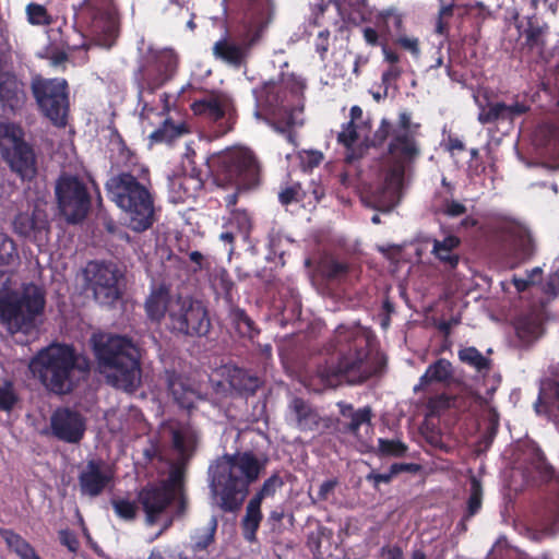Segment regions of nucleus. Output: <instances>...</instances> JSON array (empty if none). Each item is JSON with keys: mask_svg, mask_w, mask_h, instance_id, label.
I'll return each mask as SVG.
<instances>
[{"mask_svg": "<svg viewBox=\"0 0 559 559\" xmlns=\"http://www.w3.org/2000/svg\"><path fill=\"white\" fill-rule=\"evenodd\" d=\"M418 130L419 124L413 123L411 115L407 112L400 114L395 126L382 120L374 136L380 142L390 139L389 156L383 183L371 193L369 202L371 207L390 212L399 203L405 174L420 154L417 142Z\"/></svg>", "mask_w": 559, "mask_h": 559, "instance_id": "f257e3e1", "label": "nucleus"}, {"mask_svg": "<svg viewBox=\"0 0 559 559\" xmlns=\"http://www.w3.org/2000/svg\"><path fill=\"white\" fill-rule=\"evenodd\" d=\"M336 342L340 355L337 362L318 367L311 379L314 391L336 388L344 382L360 384L382 373L385 359L370 356L368 338L362 333L340 329L336 332Z\"/></svg>", "mask_w": 559, "mask_h": 559, "instance_id": "f03ea898", "label": "nucleus"}, {"mask_svg": "<svg viewBox=\"0 0 559 559\" xmlns=\"http://www.w3.org/2000/svg\"><path fill=\"white\" fill-rule=\"evenodd\" d=\"M262 468L251 453L225 455L210 466V487L219 497V508L225 512L237 511L248 495V487L255 481Z\"/></svg>", "mask_w": 559, "mask_h": 559, "instance_id": "7ed1b4c3", "label": "nucleus"}, {"mask_svg": "<svg viewBox=\"0 0 559 559\" xmlns=\"http://www.w3.org/2000/svg\"><path fill=\"white\" fill-rule=\"evenodd\" d=\"M99 371L108 384L132 392L141 383L140 350L128 337L112 334L93 336Z\"/></svg>", "mask_w": 559, "mask_h": 559, "instance_id": "20e7f679", "label": "nucleus"}, {"mask_svg": "<svg viewBox=\"0 0 559 559\" xmlns=\"http://www.w3.org/2000/svg\"><path fill=\"white\" fill-rule=\"evenodd\" d=\"M29 370L49 391L67 394L87 374L90 362L71 346L51 344L32 358Z\"/></svg>", "mask_w": 559, "mask_h": 559, "instance_id": "39448f33", "label": "nucleus"}, {"mask_svg": "<svg viewBox=\"0 0 559 559\" xmlns=\"http://www.w3.org/2000/svg\"><path fill=\"white\" fill-rule=\"evenodd\" d=\"M140 176L121 171L106 182L109 199L121 209L134 231H144L154 223V198L150 191L147 171Z\"/></svg>", "mask_w": 559, "mask_h": 559, "instance_id": "423d86ee", "label": "nucleus"}, {"mask_svg": "<svg viewBox=\"0 0 559 559\" xmlns=\"http://www.w3.org/2000/svg\"><path fill=\"white\" fill-rule=\"evenodd\" d=\"M138 502L147 525L163 523L162 530L156 534V537L160 536L176 519L183 518L187 513L188 501L180 484L179 472L174 471L167 479L141 488Z\"/></svg>", "mask_w": 559, "mask_h": 559, "instance_id": "0eeeda50", "label": "nucleus"}, {"mask_svg": "<svg viewBox=\"0 0 559 559\" xmlns=\"http://www.w3.org/2000/svg\"><path fill=\"white\" fill-rule=\"evenodd\" d=\"M44 307V292L34 284L23 286L21 292L1 288L0 325L11 335L19 332L27 334L35 328V320Z\"/></svg>", "mask_w": 559, "mask_h": 559, "instance_id": "6e6552de", "label": "nucleus"}, {"mask_svg": "<svg viewBox=\"0 0 559 559\" xmlns=\"http://www.w3.org/2000/svg\"><path fill=\"white\" fill-rule=\"evenodd\" d=\"M216 163L218 166L216 173L217 183H231L236 187L234 192L224 198L226 206L229 209L236 205L240 189H248L258 185L260 164L254 153L246 147H237L219 154Z\"/></svg>", "mask_w": 559, "mask_h": 559, "instance_id": "1a4fd4ad", "label": "nucleus"}, {"mask_svg": "<svg viewBox=\"0 0 559 559\" xmlns=\"http://www.w3.org/2000/svg\"><path fill=\"white\" fill-rule=\"evenodd\" d=\"M168 328L187 336H204L210 332L211 320L202 301L178 296L169 305Z\"/></svg>", "mask_w": 559, "mask_h": 559, "instance_id": "9d476101", "label": "nucleus"}, {"mask_svg": "<svg viewBox=\"0 0 559 559\" xmlns=\"http://www.w3.org/2000/svg\"><path fill=\"white\" fill-rule=\"evenodd\" d=\"M32 92L47 118L57 126L67 123L69 99L68 83L64 79L36 76L32 81Z\"/></svg>", "mask_w": 559, "mask_h": 559, "instance_id": "9b49d317", "label": "nucleus"}, {"mask_svg": "<svg viewBox=\"0 0 559 559\" xmlns=\"http://www.w3.org/2000/svg\"><path fill=\"white\" fill-rule=\"evenodd\" d=\"M55 192L59 211L68 222L76 223L85 217L91 200L85 185L76 176H60Z\"/></svg>", "mask_w": 559, "mask_h": 559, "instance_id": "f8f14e48", "label": "nucleus"}, {"mask_svg": "<svg viewBox=\"0 0 559 559\" xmlns=\"http://www.w3.org/2000/svg\"><path fill=\"white\" fill-rule=\"evenodd\" d=\"M177 68V55L173 49L148 47L138 70L143 84L155 90L167 82Z\"/></svg>", "mask_w": 559, "mask_h": 559, "instance_id": "ddd939ff", "label": "nucleus"}, {"mask_svg": "<svg viewBox=\"0 0 559 559\" xmlns=\"http://www.w3.org/2000/svg\"><path fill=\"white\" fill-rule=\"evenodd\" d=\"M85 276L99 304L111 305L120 297L118 283L122 273L115 263L92 262L85 270Z\"/></svg>", "mask_w": 559, "mask_h": 559, "instance_id": "4468645a", "label": "nucleus"}, {"mask_svg": "<svg viewBox=\"0 0 559 559\" xmlns=\"http://www.w3.org/2000/svg\"><path fill=\"white\" fill-rule=\"evenodd\" d=\"M194 115L201 116L210 121L217 122L226 120L228 127L222 132L226 133L231 129V116L234 112L233 99L224 92L212 91L191 104Z\"/></svg>", "mask_w": 559, "mask_h": 559, "instance_id": "2eb2a0df", "label": "nucleus"}, {"mask_svg": "<svg viewBox=\"0 0 559 559\" xmlns=\"http://www.w3.org/2000/svg\"><path fill=\"white\" fill-rule=\"evenodd\" d=\"M90 5L92 9L90 32L94 43L107 49L111 48L119 35V22L116 12L109 7L99 10L95 9L93 4Z\"/></svg>", "mask_w": 559, "mask_h": 559, "instance_id": "dca6fc26", "label": "nucleus"}, {"mask_svg": "<svg viewBox=\"0 0 559 559\" xmlns=\"http://www.w3.org/2000/svg\"><path fill=\"white\" fill-rule=\"evenodd\" d=\"M90 5L92 9L90 32L94 43L107 49L111 48L119 35V22L116 12L109 7L99 10L95 9L93 4Z\"/></svg>", "mask_w": 559, "mask_h": 559, "instance_id": "f3484780", "label": "nucleus"}, {"mask_svg": "<svg viewBox=\"0 0 559 559\" xmlns=\"http://www.w3.org/2000/svg\"><path fill=\"white\" fill-rule=\"evenodd\" d=\"M50 427L53 436L59 440L76 443L83 438L85 421L78 412L59 408L50 418Z\"/></svg>", "mask_w": 559, "mask_h": 559, "instance_id": "a211bd4d", "label": "nucleus"}, {"mask_svg": "<svg viewBox=\"0 0 559 559\" xmlns=\"http://www.w3.org/2000/svg\"><path fill=\"white\" fill-rule=\"evenodd\" d=\"M112 473L100 462L90 461L79 476L82 495L88 497L99 496L111 483Z\"/></svg>", "mask_w": 559, "mask_h": 559, "instance_id": "6ab92c4d", "label": "nucleus"}, {"mask_svg": "<svg viewBox=\"0 0 559 559\" xmlns=\"http://www.w3.org/2000/svg\"><path fill=\"white\" fill-rule=\"evenodd\" d=\"M169 435L173 449L177 453V464L185 465L193 455L199 435L198 431L187 424H175L169 426Z\"/></svg>", "mask_w": 559, "mask_h": 559, "instance_id": "aec40b11", "label": "nucleus"}, {"mask_svg": "<svg viewBox=\"0 0 559 559\" xmlns=\"http://www.w3.org/2000/svg\"><path fill=\"white\" fill-rule=\"evenodd\" d=\"M166 381L169 394L180 407L191 409L197 401L202 400L200 391L189 379L173 371H166Z\"/></svg>", "mask_w": 559, "mask_h": 559, "instance_id": "412c9836", "label": "nucleus"}, {"mask_svg": "<svg viewBox=\"0 0 559 559\" xmlns=\"http://www.w3.org/2000/svg\"><path fill=\"white\" fill-rule=\"evenodd\" d=\"M12 171L23 180H31L37 173V162L33 148L27 144L20 146L2 155Z\"/></svg>", "mask_w": 559, "mask_h": 559, "instance_id": "4be33fe9", "label": "nucleus"}, {"mask_svg": "<svg viewBox=\"0 0 559 559\" xmlns=\"http://www.w3.org/2000/svg\"><path fill=\"white\" fill-rule=\"evenodd\" d=\"M252 41H236L229 37L217 40L213 46V55L229 66L240 68L246 64Z\"/></svg>", "mask_w": 559, "mask_h": 559, "instance_id": "5701e85b", "label": "nucleus"}, {"mask_svg": "<svg viewBox=\"0 0 559 559\" xmlns=\"http://www.w3.org/2000/svg\"><path fill=\"white\" fill-rule=\"evenodd\" d=\"M417 241L425 243H432L431 253L440 263L448 270H453L457 266L460 255L454 250L460 246L461 240L454 235H449L442 240L431 238L429 236L420 235L417 237Z\"/></svg>", "mask_w": 559, "mask_h": 559, "instance_id": "b1692460", "label": "nucleus"}, {"mask_svg": "<svg viewBox=\"0 0 559 559\" xmlns=\"http://www.w3.org/2000/svg\"><path fill=\"white\" fill-rule=\"evenodd\" d=\"M26 95L23 84L13 75L0 74V105L4 112H14L21 109Z\"/></svg>", "mask_w": 559, "mask_h": 559, "instance_id": "393cba45", "label": "nucleus"}, {"mask_svg": "<svg viewBox=\"0 0 559 559\" xmlns=\"http://www.w3.org/2000/svg\"><path fill=\"white\" fill-rule=\"evenodd\" d=\"M272 115V127L275 131L285 134L286 140L296 145V134L293 129L302 124L301 110L288 109L281 105L273 108Z\"/></svg>", "mask_w": 559, "mask_h": 559, "instance_id": "a878e982", "label": "nucleus"}, {"mask_svg": "<svg viewBox=\"0 0 559 559\" xmlns=\"http://www.w3.org/2000/svg\"><path fill=\"white\" fill-rule=\"evenodd\" d=\"M229 390L237 394H253L261 384L260 379L238 367H225L223 372Z\"/></svg>", "mask_w": 559, "mask_h": 559, "instance_id": "bb28decb", "label": "nucleus"}, {"mask_svg": "<svg viewBox=\"0 0 559 559\" xmlns=\"http://www.w3.org/2000/svg\"><path fill=\"white\" fill-rule=\"evenodd\" d=\"M202 188V181L191 175L176 176L169 179V198L173 203H183L194 198Z\"/></svg>", "mask_w": 559, "mask_h": 559, "instance_id": "cd10ccee", "label": "nucleus"}, {"mask_svg": "<svg viewBox=\"0 0 559 559\" xmlns=\"http://www.w3.org/2000/svg\"><path fill=\"white\" fill-rule=\"evenodd\" d=\"M289 415L301 430H312L319 425V415L304 400L295 397L289 404Z\"/></svg>", "mask_w": 559, "mask_h": 559, "instance_id": "c85d7f7f", "label": "nucleus"}, {"mask_svg": "<svg viewBox=\"0 0 559 559\" xmlns=\"http://www.w3.org/2000/svg\"><path fill=\"white\" fill-rule=\"evenodd\" d=\"M176 297H171L167 288L160 286L153 290L145 302V309L148 318L153 321H159L166 313L169 319V305Z\"/></svg>", "mask_w": 559, "mask_h": 559, "instance_id": "c756f323", "label": "nucleus"}, {"mask_svg": "<svg viewBox=\"0 0 559 559\" xmlns=\"http://www.w3.org/2000/svg\"><path fill=\"white\" fill-rule=\"evenodd\" d=\"M543 333V326L535 317L522 318L515 325L516 343L521 347H530Z\"/></svg>", "mask_w": 559, "mask_h": 559, "instance_id": "7c9ffc66", "label": "nucleus"}, {"mask_svg": "<svg viewBox=\"0 0 559 559\" xmlns=\"http://www.w3.org/2000/svg\"><path fill=\"white\" fill-rule=\"evenodd\" d=\"M14 230L23 237H28L33 231L46 229L47 219L45 214L39 210L32 213H20L13 222Z\"/></svg>", "mask_w": 559, "mask_h": 559, "instance_id": "2f4dec72", "label": "nucleus"}, {"mask_svg": "<svg viewBox=\"0 0 559 559\" xmlns=\"http://www.w3.org/2000/svg\"><path fill=\"white\" fill-rule=\"evenodd\" d=\"M262 519L261 503L258 500L250 499L246 508V514L241 520L242 535L246 540L250 543L257 540V531Z\"/></svg>", "mask_w": 559, "mask_h": 559, "instance_id": "473e14b6", "label": "nucleus"}, {"mask_svg": "<svg viewBox=\"0 0 559 559\" xmlns=\"http://www.w3.org/2000/svg\"><path fill=\"white\" fill-rule=\"evenodd\" d=\"M452 377L453 369L451 362L447 359L441 358L428 367L426 372L421 376L419 384L416 385L414 390L418 391L421 386H425L432 381L447 382Z\"/></svg>", "mask_w": 559, "mask_h": 559, "instance_id": "72a5a7b5", "label": "nucleus"}, {"mask_svg": "<svg viewBox=\"0 0 559 559\" xmlns=\"http://www.w3.org/2000/svg\"><path fill=\"white\" fill-rule=\"evenodd\" d=\"M23 130L11 122H1L0 123V152L1 155L14 150L20 146V144H24L23 140Z\"/></svg>", "mask_w": 559, "mask_h": 559, "instance_id": "f704fd0d", "label": "nucleus"}, {"mask_svg": "<svg viewBox=\"0 0 559 559\" xmlns=\"http://www.w3.org/2000/svg\"><path fill=\"white\" fill-rule=\"evenodd\" d=\"M226 227L236 231L243 240H247L251 229V219L246 211L231 210Z\"/></svg>", "mask_w": 559, "mask_h": 559, "instance_id": "c9c22d12", "label": "nucleus"}, {"mask_svg": "<svg viewBox=\"0 0 559 559\" xmlns=\"http://www.w3.org/2000/svg\"><path fill=\"white\" fill-rule=\"evenodd\" d=\"M459 358L462 362L474 367L479 372L490 369V360L475 347H466L459 350Z\"/></svg>", "mask_w": 559, "mask_h": 559, "instance_id": "e433bc0d", "label": "nucleus"}, {"mask_svg": "<svg viewBox=\"0 0 559 559\" xmlns=\"http://www.w3.org/2000/svg\"><path fill=\"white\" fill-rule=\"evenodd\" d=\"M217 528V519L212 516L209 524L199 528L194 532L192 539L194 542L193 548L194 550H204L214 542L215 532Z\"/></svg>", "mask_w": 559, "mask_h": 559, "instance_id": "4c0bfd02", "label": "nucleus"}, {"mask_svg": "<svg viewBox=\"0 0 559 559\" xmlns=\"http://www.w3.org/2000/svg\"><path fill=\"white\" fill-rule=\"evenodd\" d=\"M110 504L118 518L123 521H133L138 515V506L134 501L123 497H114Z\"/></svg>", "mask_w": 559, "mask_h": 559, "instance_id": "58836bf2", "label": "nucleus"}, {"mask_svg": "<svg viewBox=\"0 0 559 559\" xmlns=\"http://www.w3.org/2000/svg\"><path fill=\"white\" fill-rule=\"evenodd\" d=\"M3 536L8 546L13 549L21 559H27L29 556L35 554L33 547L24 538L12 531H5Z\"/></svg>", "mask_w": 559, "mask_h": 559, "instance_id": "ea45409f", "label": "nucleus"}, {"mask_svg": "<svg viewBox=\"0 0 559 559\" xmlns=\"http://www.w3.org/2000/svg\"><path fill=\"white\" fill-rule=\"evenodd\" d=\"M469 498L467 500V516L471 518L475 515L480 507L483 499V487L480 480L472 475L469 478Z\"/></svg>", "mask_w": 559, "mask_h": 559, "instance_id": "a19ab883", "label": "nucleus"}, {"mask_svg": "<svg viewBox=\"0 0 559 559\" xmlns=\"http://www.w3.org/2000/svg\"><path fill=\"white\" fill-rule=\"evenodd\" d=\"M26 15L32 25L46 26L52 23V17L46 8L35 2L27 4Z\"/></svg>", "mask_w": 559, "mask_h": 559, "instance_id": "79ce46f5", "label": "nucleus"}, {"mask_svg": "<svg viewBox=\"0 0 559 559\" xmlns=\"http://www.w3.org/2000/svg\"><path fill=\"white\" fill-rule=\"evenodd\" d=\"M185 132L182 126H175L168 119H166L162 128L155 130L151 134V139L155 142H170L175 138L181 135Z\"/></svg>", "mask_w": 559, "mask_h": 559, "instance_id": "37998d69", "label": "nucleus"}, {"mask_svg": "<svg viewBox=\"0 0 559 559\" xmlns=\"http://www.w3.org/2000/svg\"><path fill=\"white\" fill-rule=\"evenodd\" d=\"M19 260L15 245L11 238L0 234V265H11Z\"/></svg>", "mask_w": 559, "mask_h": 559, "instance_id": "c03bdc74", "label": "nucleus"}, {"mask_svg": "<svg viewBox=\"0 0 559 559\" xmlns=\"http://www.w3.org/2000/svg\"><path fill=\"white\" fill-rule=\"evenodd\" d=\"M507 105L504 103L489 104L487 108L481 107L478 121L483 124L492 123L499 119H506Z\"/></svg>", "mask_w": 559, "mask_h": 559, "instance_id": "a18cd8bd", "label": "nucleus"}, {"mask_svg": "<svg viewBox=\"0 0 559 559\" xmlns=\"http://www.w3.org/2000/svg\"><path fill=\"white\" fill-rule=\"evenodd\" d=\"M378 448L380 454L395 457L403 456L407 451L406 444L401 440L379 439Z\"/></svg>", "mask_w": 559, "mask_h": 559, "instance_id": "49530a36", "label": "nucleus"}, {"mask_svg": "<svg viewBox=\"0 0 559 559\" xmlns=\"http://www.w3.org/2000/svg\"><path fill=\"white\" fill-rule=\"evenodd\" d=\"M349 418L350 423L347 425V430L354 435H357L361 426H370L371 408L368 406L359 408L354 414H352Z\"/></svg>", "mask_w": 559, "mask_h": 559, "instance_id": "de8ad7c7", "label": "nucleus"}, {"mask_svg": "<svg viewBox=\"0 0 559 559\" xmlns=\"http://www.w3.org/2000/svg\"><path fill=\"white\" fill-rule=\"evenodd\" d=\"M233 322L241 336H252V321L240 309H236L231 312Z\"/></svg>", "mask_w": 559, "mask_h": 559, "instance_id": "09e8293b", "label": "nucleus"}, {"mask_svg": "<svg viewBox=\"0 0 559 559\" xmlns=\"http://www.w3.org/2000/svg\"><path fill=\"white\" fill-rule=\"evenodd\" d=\"M349 266L342 261L329 260L323 265V273L330 280H341L348 273Z\"/></svg>", "mask_w": 559, "mask_h": 559, "instance_id": "8fccbe9b", "label": "nucleus"}, {"mask_svg": "<svg viewBox=\"0 0 559 559\" xmlns=\"http://www.w3.org/2000/svg\"><path fill=\"white\" fill-rule=\"evenodd\" d=\"M284 485L282 478L277 475H273L267 478L260 491L252 498V500H258L259 503H262V500L266 497H272Z\"/></svg>", "mask_w": 559, "mask_h": 559, "instance_id": "3c124183", "label": "nucleus"}, {"mask_svg": "<svg viewBox=\"0 0 559 559\" xmlns=\"http://www.w3.org/2000/svg\"><path fill=\"white\" fill-rule=\"evenodd\" d=\"M17 401V396L10 382L0 384V409L10 411Z\"/></svg>", "mask_w": 559, "mask_h": 559, "instance_id": "603ef678", "label": "nucleus"}, {"mask_svg": "<svg viewBox=\"0 0 559 559\" xmlns=\"http://www.w3.org/2000/svg\"><path fill=\"white\" fill-rule=\"evenodd\" d=\"M546 28H547L546 25H538V24H533L532 22H530L528 27L524 32L525 38H526V44L530 47H535V46L542 45L543 44L542 37H543Z\"/></svg>", "mask_w": 559, "mask_h": 559, "instance_id": "864d4df0", "label": "nucleus"}, {"mask_svg": "<svg viewBox=\"0 0 559 559\" xmlns=\"http://www.w3.org/2000/svg\"><path fill=\"white\" fill-rule=\"evenodd\" d=\"M280 202L283 205H288L293 202H299L302 200V192L300 185L296 183L290 187L285 188L278 194Z\"/></svg>", "mask_w": 559, "mask_h": 559, "instance_id": "5fc2aeb1", "label": "nucleus"}, {"mask_svg": "<svg viewBox=\"0 0 559 559\" xmlns=\"http://www.w3.org/2000/svg\"><path fill=\"white\" fill-rule=\"evenodd\" d=\"M337 485L338 481L335 478L323 481L319 487L317 498H312V501L321 502L329 500L330 497L334 495Z\"/></svg>", "mask_w": 559, "mask_h": 559, "instance_id": "6e6d98bb", "label": "nucleus"}, {"mask_svg": "<svg viewBox=\"0 0 559 559\" xmlns=\"http://www.w3.org/2000/svg\"><path fill=\"white\" fill-rule=\"evenodd\" d=\"M400 469H407V466L406 465L394 464L391 467V473H389V474H374V473H370L367 476V480L372 481L374 486H378L381 483H389L391 480V478H392V475L396 474L397 471H400Z\"/></svg>", "mask_w": 559, "mask_h": 559, "instance_id": "4d7b16f0", "label": "nucleus"}, {"mask_svg": "<svg viewBox=\"0 0 559 559\" xmlns=\"http://www.w3.org/2000/svg\"><path fill=\"white\" fill-rule=\"evenodd\" d=\"M516 248H518V250H520L521 257L523 259L530 258L534 251V243H533L531 236L526 233L522 234L519 237Z\"/></svg>", "mask_w": 559, "mask_h": 559, "instance_id": "13d9d810", "label": "nucleus"}, {"mask_svg": "<svg viewBox=\"0 0 559 559\" xmlns=\"http://www.w3.org/2000/svg\"><path fill=\"white\" fill-rule=\"evenodd\" d=\"M442 213L450 217H457L466 213V206L457 201H445Z\"/></svg>", "mask_w": 559, "mask_h": 559, "instance_id": "bf43d9fd", "label": "nucleus"}, {"mask_svg": "<svg viewBox=\"0 0 559 559\" xmlns=\"http://www.w3.org/2000/svg\"><path fill=\"white\" fill-rule=\"evenodd\" d=\"M397 44L415 57H418L420 53L419 41L416 37H409L406 35L400 36L397 38Z\"/></svg>", "mask_w": 559, "mask_h": 559, "instance_id": "052dcab7", "label": "nucleus"}, {"mask_svg": "<svg viewBox=\"0 0 559 559\" xmlns=\"http://www.w3.org/2000/svg\"><path fill=\"white\" fill-rule=\"evenodd\" d=\"M357 140V132L355 124L348 122V124L338 134V141L345 146L349 147Z\"/></svg>", "mask_w": 559, "mask_h": 559, "instance_id": "680f3d73", "label": "nucleus"}, {"mask_svg": "<svg viewBox=\"0 0 559 559\" xmlns=\"http://www.w3.org/2000/svg\"><path fill=\"white\" fill-rule=\"evenodd\" d=\"M59 538L62 545H64L70 551L75 552L79 548V540L75 535L69 531H61Z\"/></svg>", "mask_w": 559, "mask_h": 559, "instance_id": "e2e57ef3", "label": "nucleus"}, {"mask_svg": "<svg viewBox=\"0 0 559 559\" xmlns=\"http://www.w3.org/2000/svg\"><path fill=\"white\" fill-rule=\"evenodd\" d=\"M402 71L399 67L396 66H391L386 71L383 72L382 74V83L383 85L385 86V91H388V86L396 81L400 75H401ZM386 94V92H384Z\"/></svg>", "mask_w": 559, "mask_h": 559, "instance_id": "0e129e2a", "label": "nucleus"}, {"mask_svg": "<svg viewBox=\"0 0 559 559\" xmlns=\"http://www.w3.org/2000/svg\"><path fill=\"white\" fill-rule=\"evenodd\" d=\"M329 31H322L317 36L316 49L321 55V57H323L329 49Z\"/></svg>", "mask_w": 559, "mask_h": 559, "instance_id": "69168bd1", "label": "nucleus"}, {"mask_svg": "<svg viewBox=\"0 0 559 559\" xmlns=\"http://www.w3.org/2000/svg\"><path fill=\"white\" fill-rule=\"evenodd\" d=\"M528 110V107L521 103L507 105L506 119H513L516 116L523 115Z\"/></svg>", "mask_w": 559, "mask_h": 559, "instance_id": "338daca9", "label": "nucleus"}, {"mask_svg": "<svg viewBox=\"0 0 559 559\" xmlns=\"http://www.w3.org/2000/svg\"><path fill=\"white\" fill-rule=\"evenodd\" d=\"M545 292L552 296H559V274L552 273L549 275L545 286Z\"/></svg>", "mask_w": 559, "mask_h": 559, "instance_id": "774afa93", "label": "nucleus"}]
</instances>
